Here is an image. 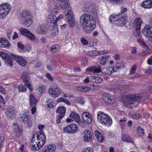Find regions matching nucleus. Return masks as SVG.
Segmentation results:
<instances>
[{
	"instance_id": "1",
	"label": "nucleus",
	"mask_w": 152,
	"mask_h": 152,
	"mask_svg": "<svg viewBox=\"0 0 152 152\" xmlns=\"http://www.w3.org/2000/svg\"><path fill=\"white\" fill-rule=\"evenodd\" d=\"M80 22L83 27V31L86 33H90L96 27L95 21L93 17L90 15L84 14L80 18Z\"/></svg>"
},
{
	"instance_id": "2",
	"label": "nucleus",
	"mask_w": 152,
	"mask_h": 152,
	"mask_svg": "<svg viewBox=\"0 0 152 152\" xmlns=\"http://www.w3.org/2000/svg\"><path fill=\"white\" fill-rule=\"evenodd\" d=\"M147 98L145 93H141L136 94H129L125 96L124 100V104L126 105L137 106L139 102L143 101Z\"/></svg>"
},
{
	"instance_id": "3",
	"label": "nucleus",
	"mask_w": 152,
	"mask_h": 152,
	"mask_svg": "<svg viewBox=\"0 0 152 152\" xmlns=\"http://www.w3.org/2000/svg\"><path fill=\"white\" fill-rule=\"evenodd\" d=\"M37 139V146L36 144H32L31 149L33 151H37L41 148L45 143L46 138L45 135L43 133L40 132H36L33 136L32 141H35V138Z\"/></svg>"
},
{
	"instance_id": "4",
	"label": "nucleus",
	"mask_w": 152,
	"mask_h": 152,
	"mask_svg": "<svg viewBox=\"0 0 152 152\" xmlns=\"http://www.w3.org/2000/svg\"><path fill=\"white\" fill-rule=\"evenodd\" d=\"M97 120L100 123L106 126H110L112 123L110 116L101 111L98 112Z\"/></svg>"
},
{
	"instance_id": "5",
	"label": "nucleus",
	"mask_w": 152,
	"mask_h": 152,
	"mask_svg": "<svg viewBox=\"0 0 152 152\" xmlns=\"http://www.w3.org/2000/svg\"><path fill=\"white\" fill-rule=\"evenodd\" d=\"M11 7L7 4L3 3L0 5V18L3 19L10 10Z\"/></svg>"
},
{
	"instance_id": "6",
	"label": "nucleus",
	"mask_w": 152,
	"mask_h": 152,
	"mask_svg": "<svg viewBox=\"0 0 152 152\" xmlns=\"http://www.w3.org/2000/svg\"><path fill=\"white\" fill-rule=\"evenodd\" d=\"M62 92L61 90L55 84L51 86L48 90L49 94L55 98L58 97L62 93Z\"/></svg>"
},
{
	"instance_id": "7",
	"label": "nucleus",
	"mask_w": 152,
	"mask_h": 152,
	"mask_svg": "<svg viewBox=\"0 0 152 152\" xmlns=\"http://www.w3.org/2000/svg\"><path fill=\"white\" fill-rule=\"evenodd\" d=\"M19 119L25 124V126L28 128L32 127L34 123L31 117L27 115L23 114L20 117Z\"/></svg>"
},
{
	"instance_id": "8",
	"label": "nucleus",
	"mask_w": 152,
	"mask_h": 152,
	"mask_svg": "<svg viewBox=\"0 0 152 152\" xmlns=\"http://www.w3.org/2000/svg\"><path fill=\"white\" fill-rule=\"evenodd\" d=\"M148 22L149 25H145L142 33L146 38L150 39L152 38V21L149 19Z\"/></svg>"
},
{
	"instance_id": "9",
	"label": "nucleus",
	"mask_w": 152,
	"mask_h": 152,
	"mask_svg": "<svg viewBox=\"0 0 152 152\" xmlns=\"http://www.w3.org/2000/svg\"><path fill=\"white\" fill-rule=\"evenodd\" d=\"M66 109L63 106L58 107L56 112L57 114L56 117V122L57 123L60 124L61 120L64 116L66 113Z\"/></svg>"
},
{
	"instance_id": "10",
	"label": "nucleus",
	"mask_w": 152,
	"mask_h": 152,
	"mask_svg": "<svg viewBox=\"0 0 152 152\" xmlns=\"http://www.w3.org/2000/svg\"><path fill=\"white\" fill-rule=\"evenodd\" d=\"M55 6L57 8L60 9H67L69 7L68 0H55Z\"/></svg>"
},
{
	"instance_id": "11",
	"label": "nucleus",
	"mask_w": 152,
	"mask_h": 152,
	"mask_svg": "<svg viewBox=\"0 0 152 152\" xmlns=\"http://www.w3.org/2000/svg\"><path fill=\"white\" fill-rule=\"evenodd\" d=\"M79 127L75 124H72L63 128L64 131L68 133H74L78 131Z\"/></svg>"
},
{
	"instance_id": "12",
	"label": "nucleus",
	"mask_w": 152,
	"mask_h": 152,
	"mask_svg": "<svg viewBox=\"0 0 152 152\" xmlns=\"http://www.w3.org/2000/svg\"><path fill=\"white\" fill-rule=\"evenodd\" d=\"M19 31L20 34L24 35L31 41H34L35 39V37L34 34L27 29L23 28H20Z\"/></svg>"
},
{
	"instance_id": "13",
	"label": "nucleus",
	"mask_w": 152,
	"mask_h": 152,
	"mask_svg": "<svg viewBox=\"0 0 152 152\" xmlns=\"http://www.w3.org/2000/svg\"><path fill=\"white\" fill-rule=\"evenodd\" d=\"M102 98L104 101L108 104H113L115 102L114 97L107 94H103Z\"/></svg>"
},
{
	"instance_id": "14",
	"label": "nucleus",
	"mask_w": 152,
	"mask_h": 152,
	"mask_svg": "<svg viewBox=\"0 0 152 152\" xmlns=\"http://www.w3.org/2000/svg\"><path fill=\"white\" fill-rule=\"evenodd\" d=\"M15 60L19 64L22 66H25L27 64L26 61L21 56L11 54Z\"/></svg>"
},
{
	"instance_id": "15",
	"label": "nucleus",
	"mask_w": 152,
	"mask_h": 152,
	"mask_svg": "<svg viewBox=\"0 0 152 152\" xmlns=\"http://www.w3.org/2000/svg\"><path fill=\"white\" fill-rule=\"evenodd\" d=\"M83 135L84 140L86 142H88L92 139V133L88 130L86 129L84 131Z\"/></svg>"
},
{
	"instance_id": "16",
	"label": "nucleus",
	"mask_w": 152,
	"mask_h": 152,
	"mask_svg": "<svg viewBox=\"0 0 152 152\" xmlns=\"http://www.w3.org/2000/svg\"><path fill=\"white\" fill-rule=\"evenodd\" d=\"M54 12H55L56 14L57 13L56 11H52L51 14L49 15L48 17L47 21L48 22V23H50L49 25H53L56 24V16L53 14V13L54 14L55 13Z\"/></svg>"
},
{
	"instance_id": "17",
	"label": "nucleus",
	"mask_w": 152,
	"mask_h": 152,
	"mask_svg": "<svg viewBox=\"0 0 152 152\" xmlns=\"http://www.w3.org/2000/svg\"><path fill=\"white\" fill-rule=\"evenodd\" d=\"M49 27L50 30L51 35L53 37H55L59 34V30L58 27L55 24L50 25Z\"/></svg>"
},
{
	"instance_id": "18",
	"label": "nucleus",
	"mask_w": 152,
	"mask_h": 152,
	"mask_svg": "<svg viewBox=\"0 0 152 152\" xmlns=\"http://www.w3.org/2000/svg\"><path fill=\"white\" fill-rule=\"evenodd\" d=\"M83 120L88 124H90L92 121V118L91 114L87 112H84L82 114Z\"/></svg>"
},
{
	"instance_id": "19",
	"label": "nucleus",
	"mask_w": 152,
	"mask_h": 152,
	"mask_svg": "<svg viewBox=\"0 0 152 152\" xmlns=\"http://www.w3.org/2000/svg\"><path fill=\"white\" fill-rule=\"evenodd\" d=\"M56 146L54 144H50L45 147L43 149V152H55Z\"/></svg>"
},
{
	"instance_id": "20",
	"label": "nucleus",
	"mask_w": 152,
	"mask_h": 152,
	"mask_svg": "<svg viewBox=\"0 0 152 152\" xmlns=\"http://www.w3.org/2000/svg\"><path fill=\"white\" fill-rule=\"evenodd\" d=\"M5 62V64L6 66L12 67L13 66L14 60L13 58L9 55L3 59Z\"/></svg>"
},
{
	"instance_id": "21",
	"label": "nucleus",
	"mask_w": 152,
	"mask_h": 152,
	"mask_svg": "<svg viewBox=\"0 0 152 152\" xmlns=\"http://www.w3.org/2000/svg\"><path fill=\"white\" fill-rule=\"evenodd\" d=\"M130 87L129 85H120L115 88V91L119 93H121L122 92L127 91L130 88Z\"/></svg>"
},
{
	"instance_id": "22",
	"label": "nucleus",
	"mask_w": 152,
	"mask_h": 152,
	"mask_svg": "<svg viewBox=\"0 0 152 152\" xmlns=\"http://www.w3.org/2000/svg\"><path fill=\"white\" fill-rule=\"evenodd\" d=\"M6 114L9 118H13L15 114L14 108L12 107H9L6 112Z\"/></svg>"
},
{
	"instance_id": "23",
	"label": "nucleus",
	"mask_w": 152,
	"mask_h": 152,
	"mask_svg": "<svg viewBox=\"0 0 152 152\" xmlns=\"http://www.w3.org/2000/svg\"><path fill=\"white\" fill-rule=\"evenodd\" d=\"M31 15L30 13L27 10H23L20 12L19 17L21 20H22Z\"/></svg>"
},
{
	"instance_id": "24",
	"label": "nucleus",
	"mask_w": 152,
	"mask_h": 152,
	"mask_svg": "<svg viewBox=\"0 0 152 152\" xmlns=\"http://www.w3.org/2000/svg\"><path fill=\"white\" fill-rule=\"evenodd\" d=\"M22 20L23 21V25L26 27L30 26L33 23L32 17L31 15Z\"/></svg>"
},
{
	"instance_id": "25",
	"label": "nucleus",
	"mask_w": 152,
	"mask_h": 152,
	"mask_svg": "<svg viewBox=\"0 0 152 152\" xmlns=\"http://www.w3.org/2000/svg\"><path fill=\"white\" fill-rule=\"evenodd\" d=\"M120 18L118 20V22L116 23V24L119 26H123L126 24L127 18L126 16H122L121 14Z\"/></svg>"
},
{
	"instance_id": "26",
	"label": "nucleus",
	"mask_w": 152,
	"mask_h": 152,
	"mask_svg": "<svg viewBox=\"0 0 152 152\" xmlns=\"http://www.w3.org/2000/svg\"><path fill=\"white\" fill-rule=\"evenodd\" d=\"M15 126H13V132L15 133V135L17 137L20 136L22 132V130L17 125V124L14 123Z\"/></svg>"
},
{
	"instance_id": "27",
	"label": "nucleus",
	"mask_w": 152,
	"mask_h": 152,
	"mask_svg": "<svg viewBox=\"0 0 152 152\" xmlns=\"http://www.w3.org/2000/svg\"><path fill=\"white\" fill-rule=\"evenodd\" d=\"M141 6L145 9L152 8V0H146L142 2L141 4Z\"/></svg>"
},
{
	"instance_id": "28",
	"label": "nucleus",
	"mask_w": 152,
	"mask_h": 152,
	"mask_svg": "<svg viewBox=\"0 0 152 152\" xmlns=\"http://www.w3.org/2000/svg\"><path fill=\"white\" fill-rule=\"evenodd\" d=\"M86 71H90L95 73H97L101 72V69L99 66H93L89 67V68H87L86 69Z\"/></svg>"
},
{
	"instance_id": "29",
	"label": "nucleus",
	"mask_w": 152,
	"mask_h": 152,
	"mask_svg": "<svg viewBox=\"0 0 152 152\" xmlns=\"http://www.w3.org/2000/svg\"><path fill=\"white\" fill-rule=\"evenodd\" d=\"M121 13H120L114 16H111L110 17V21L113 24L115 23L116 24V23L118 22V20L120 18V15Z\"/></svg>"
},
{
	"instance_id": "30",
	"label": "nucleus",
	"mask_w": 152,
	"mask_h": 152,
	"mask_svg": "<svg viewBox=\"0 0 152 152\" xmlns=\"http://www.w3.org/2000/svg\"><path fill=\"white\" fill-rule=\"evenodd\" d=\"M83 10L85 12H88L91 13L94 12L93 8L89 4H85L83 7Z\"/></svg>"
},
{
	"instance_id": "31",
	"label": "nucleus",
	"mask_w": 152,
	"mask_h": 152,
	"mask_svg": "<svg viewBox=\"0 0 152 152\" xmlns=\"http://www.w3.org/2000/svg\"><path fill=\"white\" fill-rule=\"evenodd\" d=\"M114 68L112 67H107L103 69L102 72L109 75L112 74L114 72Z\"/></svg>"
},
{
	"instance_id": "32",
	"label": "nucleus",
	"mask_w": 152,
	"mask_h": 152,
	"mask_svg": "<svg viewBox=\"0 0 152 152\" xmlns=\"http://www.w3.org/2000/svg\"><path fill=\"white\" fill-rule=\"evenodd\" d=\"M77 90L79 92H88L90 90V88L85 86H80L77 87Z\"/></svg>"
},
{
	"instance_id": "33",
	"label": "nucleus",
	"mask_w": 152,
	"mask_h": 152,
	"mask_svg": "<svg viewBox=\"0 0 152 152\" xmlns=\"http://www.w3.org/2000/svg\"><path fill=\"white\" fill-rule=\"evenodd\" d=\"M94 133L96 137L99 142H103L104 138L101 133L98 131H95Z\"/></svg>"
},
{
	"instance_id": "34",
	"label": "nucleus",
	"mask_w": 152,
	"mask_h": 152,
	"mask_svg": "<svg viewBox=\"0 0 152 152\" xmlns=\"http://www.w3.org/2000/svg\"><path fill=\"white\" fill-rule=\"evenodd\" d=\"M69 117L74 119L77 123L80 121V117L79 115L76 113L74 112L71 113Z\"/></svg>"
},
{
	"instance_id": "35",
	"label": "nucleus",
	"mask_w": 152,
	"mask_h": 152,
	"mask_svg": "<svg viewBox=\"0 0 152 152\" xmlns=\"http://www.w3.org/2000/svg\"><path fill=\"white\" fill-rule=\"evenodd\" d=\"M110 58L109 55H104L102 56L99 60V62L102 65L105 64L107 60Z\"/></svg>"
},
{
	"instance_id": "36",
	"label": "nucleus",
	"mask_w": 152,
	"mask_h": 152,
	"mask_svg": "<svg viewBox=\"0 0 152 152\" xmlns=\"http://www.w3.org/2000/svg\"><path fill=\"white\" fill-rule=\"evenodd\" d=\"M30 104L31 106H36L37 103V101L35 99L33 95H30L29 97Z\"/></svg>"
},
{
	"instance_id": "37",
	"label": "nucleus",
	"mask_w": 152,
	"mask_h": 152,
	"mask_svg": "<svg viewBox=\"0 0 152 152\" xmlns=\"http://www.w3.org/2000/svg\"><path fill=\"white\" fill-rule=\"evenodd\" d=\"M122 137L123 140L124 141L131 142H134L132 139L128 136L124 134L122 135Z\"/></svg>"
},
{
	"instance_id": "38",
	"label": "nucleus",
	"mask_w": 152,
	"mask_h": 152,
	"mask_svg": "<svg viewBox=\"0 0 152 152\" xmlns=\"http://www.w3.org/2000/svg\"><path fill=\"white\" fill-rule=\"evenodd\" d=\"M142 23V21L140 18H136L134 22V24L135 25V27L140 28Z\"/></svg>"
},
{
	"instance_id": "39",
	"label": "nucleus",
	"mask_w": 152,
	"mask_h": 152,
	"mask_svg": "<svg viewBox=\"0 0 152 152\" xmlns=\"http://www.w3.org/2000/svg\"><path fill=\"white\" fill-rule=\"evenodd\" d=\"M137 133L138 136L142 137L144 135V131L142 128L138 126L137 128Z\"/></svg>"
},
{
	"instance_id": "40",
	"label": "nucleus",
	"mask_w": 152,
	"mask_h": 152,
	"mask_svg": "<svg viewBox=\"0 0 152 152\" xmlns=\"http://www.w3.org/2000/svg\"><path fill=\"white\" fill-rule=\"evenodd\" d=\"M69 12L66 15V18H67V20H70L74 19L72 13L71 11H68Z\"/></svg>"
},
{
	"instance_id": "41",
	"label": "nucleus",
	"mask_w": 152,
	"mask_h": 152,
	"mask_svg": "<svg viewBox=\"0 0 152 152\" xmlns=\"http://www.w3.org/2000/svg\"><path fill=\"white\" fill-rule=\"evenodd\" d=\"M26 86L22 84L19 85L18 87L19 91L21 92H26L27 90Z\"/></svg>"
},
{
	"instance_id": "42",
	"label": "nucleus",
	"mask_w": 152,
	"mask_h": 152,
	"mask_svg": "<svg viewBox=\"0 0 152 152\" xmlns=\"http://www.w3.org/2000/svg\"><path fill=\"white\" fill-rule=\"evenodd\" d=\"M24 83L25 84L26 86L28 89L31 91L33 90V88L31 86V84L29 82L26 80H23Z\"/></svg>"
},
{
	"instance_id": "43",
	"label": "nucleus",
	"mask_w": 152,
	"mask_h": 152,
	"mask_svg": "<svg viewBox=\"0 0 152 152\" xmlns=\"http://www.w3.org/2000/svg\"><path fill=\"white\" fill-rule=\"evenodd\" d=\"M135 31L134 32V35L136 37H140L141 34L140 30V28L139 27H135Z\"/></svg>"
},
{
	"instance_id": "44",
	"label": "nucleus",
	"mask_w": 152,
	"mask_h": 152,
	"mask_svg": "<svg viewBox=\"0 0 152 152\" xmlns=\"http://www.w3.org/2000/svg\"><path fill=\"white\" fill-rule=\"evenodd\" d=\"M3 42V44H2V48H7L10 46V44L6 39H4Z\"/></svg>"
},
{
	"instance_id": "45",
	"label": "nucleus",
	"mask_w": 152,
	"mask_h": 152,
	"mask_svg": "<svg viewBox=\"0 0 152 152\" xmlns=\"http://www.w3.org/2000/svg\"><path fill=\"white\" fill-rule=\"evenodd\" d=\"M58 46V45H55L51 46L50 50V52L52 53H54L57 52L58 50L57 49Z\"/></svg>"
},
{
	"instance_id": "46",
	"label": "nucleus",
	"mask_w": 152,
	"mask_h": 152,
	"mask_svg": "<svg viewBox=\"0 0 152 152\" xmlns=\"http://www.w3.org/2000/svg\"><path fill=\"white\" fill-rule=\"evenodd\" d=\"M137 42L140 45H142L144 46H145L146 45V44L143 41V39L141 38H140L137 39Z\"/></svg>"
},
{
	"instance_id": "47",
	"label": "nucleus",
	"mask_w": 152,
	"mask_h": 152,
	"mask_svg": "<svg viewBox=\"0 0 152 152\" xmlns=\"http://www.w3.org/2000/svg\"><path fill=\"white\" fill-rule=\"evenodd\" d=\"M69 23V26L71 27H73L75 24V19L68 21Z\"/></svg>"
},
{
	"instance_id": "48",
	"label": "nucleus",
	"mask_w": 152,
	"mask_h": 152,
	"mask_svg": "<svg viewBox=\"0 0 152 152\" xmlns=\"http://www.w3.org/2000/svg\"><path fill=\"white\" fill-rule=\"evenodd\" d=\"M81 42L83 45H87L88 44V42L87 40L84 38H82L81 39Z\"/></svg>"
},
{
	"instance_id": "49",
	"label": "nucleus",
	"mask_w": 152,
	"mask_h": 152,
	"mask_svg": "<svg viewBox=\"0 0 152 152\" xmlns=\"http://www.w3.org/2000/svg\"><path fill=\"white\" fill-rule=\"evenodd\" d=\"M136 68L137 66L135 65L133 66L130 70V74L132 75L135 73Z\"/></svg>"
},
{
	"instance_id": "50",
	"label": "nucleus",
	"mask_w": 152,
	"mask_h": 152,
	"mask_svg": "<svg viewBox=\"0 0 152 152\" xmlns=\"http://www.w3.org/2000/svg\"><path fill=\"white\" fill-rule=\"evenodd\" d=\"M112 67L114 68V72H116L121 68V67L119 64H117L115 66Z\"/></svg>"
},
{
	"instance_id": "51",
	"label": "nucleus",
	"mask_w": 152,
	"mask_h": 152,
	"mask_svg": "<svg viewBox=\"0 0 152 152\" xmlns=\"http://www.w3.org/2000/svg\"><path fill=\"white\" fill-rule=\"evenodd\" d=\"M5 102L2 97L1 96V98H0V106L1 107L3 106L5 104Z\"/></svg>"
},
{
	"instance_id": "52",
	"label": "nucleus",
	"mask_w": 152,
	"mask_h": 152,
	"mask_svg": "<svg viewBox=\"0 0 152 152\" xmlns=\"http://www.w3.org/2000/svg\"><path fill=\"white\" fill-rule=\"evenodd\" d=\"M17 46L19 48L22 50H23L25 48V47L21 43L18 42L17 43Z\"/></svg>"
},
{
	"instance_id": "53",
	"label": "nucleus",
	"mask_w": 152,
	"mask_h": 152,
	"mask_svg": "<svg viewBox=\"0 0 152 152\" xmlns=\"http://www.w3.org/2000/svg\"><path fill=\"white\" fill-rule=\"evenodd\" d=\"M95 79H96L95 83H100L102 81V79L100 77H96V78Z\"/></svg>"
},
{
	"instance_id": "54",
	"label": "nucleus",
	"mask_w": 152,
	"mask_h": 152,
	"mask_svg": "<svg viewBox=\"0 0 152 152\" xmlns=\"http://www.w3.org/2000/svg\"><path fill=\"white\" fill-rule=\"evenodd\" d=\"M77 101L78 103H80L81 104H83L84 103L83 98L81 97L78 98Z\"/></svg>"
},
{
	"instance_id": "55",
	"label": "nucleus",
	"mask_w": 152,
	"mask_h": 152,
	"mask_svg": "<svg viewBox=\"0 0 152 152\" xmlns=\"http://www.w3.org/2000/svg\"><path fill=\"white\" fill-rule=\"evenodd\" d=\"M83 152H93V149L91 148L88 147L85 149Z\"/></svg>"
},
{
	"instance_id": "56",
	"label": "nucleus",
	"mask_w": 152,
	"mask_h": 152,
	"mask_svg": "<svg viewBox=\"0 0 152 152\" xmlns=\"http://www.w3.org/2000/svg\"><path fill=\"white\" fill-rule=\"evenodd\" d=\"M138 55L140 56H146L147 55V53L145 51L143 50L139 53Z\"/></svg>"
},
{
	"instance_id": "57",
	"label": "nucleus",
	"mask_w": 152,
	"mask_h": 152,
	"mask_svg": "<svg viewBox=\"0 0 152 152\" xmlns=\"http://www.w3.org/2000/svg\"><path fill=\"white\" fill-rule=\"evenodd\" d=\"M7 55L8 54L4 52H0V56L2 57L3 59L5 58V57L7 56Z\"/></svg>"
},
{
	"instance_id": "58",
	"label": "nucleus",
	"mask_w": 152,
	"mask_h": 152,
	"mask_svg": "<svg viewBox=\"0 0 152 152\" xmlns=\"http://www.w3.org/2000/svg\"><path fill=\"white\" fill-rule=\"evenodd\" d=\"M147 63L148 65L152 66V55L147 60Z\"/></svg>"
},
{
	"instance_id": "59",
	"label": "nucleus",
	"mask_w": 152,
	"mask_h": 152,
	"mask_svg": "<svg viewBox=\"0 0 152 152\" xmlns=\"http://www.w3.org/2000/svg\"><path fill=\"white\" fill-rule=\"evenodd\" d=\"M137 48L136 47H133L132 49L131 53L132 55H135L137 53Z\"/></svg>"
},
{
	"instance_id": "60",
	"label": "nucleus",
	"mask_w": 152,
	"mask_h": 152,
	"mask_svg": "<svg viewBox=\"0 0 152 152\" xmlns=\"http://www.w3.org/2000/svg\"><path fill=\"white\" fill-rule=\"evenodd\" d=\"M98 55H103L105 54H107L108 53V51L107 50H101L98 51Z\"/></svg>"
},
{
	"instance_id": "61",
	"label": "nucleus",
	"mask_w": 152,
	"mask_h": 152,
	"mask_svg": "<svg viewBox=\"0 0 152 152\" xmlns=\"http://www.w3.org/2000/svg\"><path fill=\"white\" fill-rule=\"evenodd\" d=\"M53 101H52L50 103H48V108H53Z\"/></svg>"
},
{
	"instance_id": "62",
	"label": "nucleus",
	"mask_w": 152,
	"mask_h": 152,
	"mask_svg": "<svg viewBox=\"0 0 152 152\" xmlns=\"http://www.w3.org/2000/svg\"><path fill=\"white\" fill-rule=\"evenodd\" d=\"M4 136H2L0 138V149L1 147V145L3 143L4 140Z\"/></svg>"
},
{
	"instance_id": "63",
	"label": "nucleus",
	"mask_w": 152,
	"mask_h": 152,
	"mask_svg": "<svg viewBox=\"0 0 152 152\" xmlns=\"http://www.w3.org/2000/svg\"><path fill=\"white\" fill-rule=\"evenodd\" d=\"M38 34H45V31L43 30H38L37 31Z\"/></svg>"
},
{
	"instance_id": "64",
	"label": "nucleus",
	"mask_w": 152,
	"mask_h": 152,
	"mask_svg": "<svg viewBox=\"0 0 152 152\" xmlns=\"http://www.w3.org/2000/svg\"><path fill=\"white\" fill-rule=\"evenodd\" d=\"M92 56H95L98 55V50H93L92 51Z\"/></svg>"
}]
</instances>
